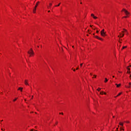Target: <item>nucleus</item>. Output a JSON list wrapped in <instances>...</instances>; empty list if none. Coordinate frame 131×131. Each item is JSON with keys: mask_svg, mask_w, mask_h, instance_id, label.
I'll return each instance as SVG.
<instances>
[{"mask_svg": "<svg viewBox=\"0 0 131 131\" xmlns=\"http://www.w3.org/2000/svg\"><path fill=\"white\" fill-rule=\"evenodd\" d=\"M122 12H124L125 15H128V14H129V12H128L127 10H126L125 9H123Z\"/></svg>", "mask_w": 131, "mask_h": 131, "instance_id": "obj_1", "label": "nucleus"}, {"mask_svg": "<svg viewBox=\"0 0 131 131\" xmlns=\"http://www.w3.org/2000/svg\"><path fill=\"white\" fill-rule=\"evenodd\" d=\"M120 36H118V37H123L124 36V31H122V33H120Z\"/></svg>", "mask_w": 131, "mask_h": 131, "instance_id": "obj_2", "label": "nucleus"}, {"mask_svg": "<svg viewBox=\"0 0 131 131\" xmlns=\"http://www.w3.org/2000/svg\"><path fill=\"white\" fill-rule=\"evenodd\" d=\"M31 52L28 51V54H29V55H34V52H33L32 48H31Z\"/></svg>", "mask_w": 131, "mask_h": 131, "instance_id": "obj_3", "label": "nucleus"}, {"mask_svg": "<svg viewBox=\"0 0 131 131\" xmlns=\"http://www.w3.org/2000/svg\"><path fill=\"white\" fill-rule=\"evenodd\" d=\"M91 16L93 17L94 19H98V17H97L96 16H95V15L94 14H91Z\"/></svg>", "mask_w": 131, "mask_h": 131, "instance_id": "obj_4", "label": "nucleus"}, {"mask_svg": "<svg viewBox=\"0 0 131 131\" xmlns=\"http://www.w3.org/2000/svg\"><path fill=\"white\" fill-rule=\"evenodd\" d=\"M25 84H26V85H29L28 84V80H25Z\"/></svg>", "mask_w": 131, "mask_h": 131, "instance_id": "obj_5", "label": "nucleus"}, {"mask_svg": "<svg viewBox=\"0 0 131 131\" xmlns=\"http://www.w3.org/2000/svg\"><path fill=\"white\" fill-rule=\"evenodd\" d=\"M39 4V2H38L36 4V5L35 6L34 8L36 9L37 8V6H38V4Z\"/></svg>", "mask_w": 131, "mask_h": 131, "instance_id": "obj_6", "label": "nucleus"}, {"mask_svg": "<svg viewBox=\"0 0 131 131\" xmlns=\"http://www.w3.org/2000/svg\"><path fill=\"white\" fill-rule=\"evenodd\" d=\"M101 35L102 36H105V35H106V33L105 32L101 33Z\"/></svg>", "mask_w": 131, "mask_h": 131, "instance_id": "obj_7", "label": "nucleus"}, {"mask_svg": "<svg viewBox=\"0 0 131 131\" xmlns=\"http://www.w3.org/2000/svg\"><path fill=\"white\" fill-rule=\"evenodd\" d=\"M22 90H23V88H21V87L18 88V90L20 91L21 92H22Z\"/></svg>", "mask_w": 131, "mask_h": 131, "instance_id": "obj_8", "label": "nucleus"}, {"mask_svg": "<svg viewBox=\"0 0 131 131\" xmlns=\"http://www.w3.org/2000/svg\"><path fill=\"white\" fill-rule=\"evenodd\" d=\"M122 94V92H121V93H119V94L117 95V96L115 97V98H117V97H119V96H120V95H121Z\"/></svg>", "mask_w": 131, "mask_h": 131, "instance_id": "obj_9", "label": "nucleus"}, {"mask_svg": "<svg viewBox=\"0 0 131 131\" xmlns=\"http://www.w3.org/2000/svg\"><path fill=\"white\" fill-rule=\"evenodd\" d=\"M116 85H117V88H119V86H120L121 84H116Z\"/></svg>", "mask_w": 131, "mask_h": 131, "instance_id": "obj_10", "label": "nucleus"}, {"mask_svg": "<svg viewBox=\"0 0 131 131\" xmlns=\"http://www.w3.org/2000/svg\"><path fill=\"white\" fill-rule=\"evenodd\" d=\"M36 11V8H34L33 10V13H35V11Z\"/></svg>", "mask_w": 131, "mask_h": 131, "instance_id": "obj_11", "label": "nucleus"}, {"mask_svg": "<svg viewBox=\"0 0 131 131\" xmlns=\"http://www.w3.org/2000/svg\"><path fill=\"white\" fill-rule=\"evenodd\" d=\"M119 124L120 125H121L122 126H123V123H121V122H120V123H119Z\"/></svg>", "mask_w": 131, "mask_h": 131, "instance_id": "obj_12", "label": "nucleus"}, {"mask_svg": "<svg viewBox=\"0 0 131 131\" xmlns=\"http://www.w3.org/2000/svg\"><path fill=\"white\" fill-rule=\"evenodd\" d=\"M107 81H108V79H107V78H105L104 82H107Z\"/></svg>", "mask_w": 131, "mask_h": 131, "instance_id": "obj_13", "label": "nucleus"}, {"mask_svg": "<svg viewBox=\"0 0 131 131\" xmlns=\"http://www.w3.org/2000/svg\"><path fill=\"white\" fill-rule=\"evenodd\" d=\"M104 29H102V30H101V33H103V32H104Z\"/></svg>", "mask_w": 131, "mask_h": 131, "instance_id": "obj_14", "label": "nucleus"}, {"mask_svg": "<svg viewBox=\"0 0 131 131\" xmlns=\"http://www.w3.org/2000/svg\"><path fill=\"white\" fill-rule=\"evenodd\" d=\"M60 5H61V3H59L58 5L55 6V7H59V6H60Z\"/></svg>", "mask_w": 131, "mask_h": 131, "instance_id": "obj_15", "label": "nucleus"}, {"mask_svg": "<svg viewBox=\"0 0 131 131\" xmlns=\"http://www.w3.org/2000/svg\"><path fill=\"white\" fill-rule=\"evenodd\" d=\"M127 48L126 46H124V47H123V48L122 49V50H123V49H125V48Z\"/></svg>", "mask_w": 131, "mask_h": 131, "instance_id": "obj_16", "label": "nucleus"}, {"mask_svg": "<svg viewBox=\"0 0 131 131\" xmlns=\"http://www.w3.org/2000/svg\"><path fill=\"white\" fill-rule=\"evenodd\" d=\"M120 129H121V130H122H122H124V129H122V127H120Z\"/></svg>", "mask_w": 131, "mask_h": 131, "instance_id": "obj_17", "label": "nucleus"}, {"mask_svg": "<svg viewBox=\"0 0 131 131\" xmlns=\"http://www.w3.org/2000/svg\"><path fill=\"white\" fill-rule=\"evenodd\" d=\"M98 39H99L100 40H103V39H102V38H100L99 37Z\"/></svg>", "mask_w": 131, "mask_h": 131, "instance_id": "obj_18", "label": "nucleus"}, {"mask_svg": "<svg viewBox=\"0 0 131 131\" xmlns=\"http://www.w3.org/2000/svg\"><path fill=\"white\" fill-rule=\"evenodd\" d=\"M97 91H98V92H99V91H101V88H98V89H97Z\"/></svg>", "mask_w": 131, "mask_h": 131, "instance_id": "obj_19", "label": "nucleus"}, {"mask_svg": "<svg viewBox=\"0 0 131 131\" xmlns=\"http://www.w3.org/2000/svg\"><path fill=\"white\" fill-rule=\"evenodd\" d=\"M95 37H96V38H97L98 39L99 38V36H95Z\"/></svg>", "mask_w": 131, "mask_h": 131, "instance_id": "obj_20", "label": "nucleus"}, {"mask_svg": "<svg viewBox=\"0 0 131 131\" xmlns=\"http://www.w3.org/2000/svg\"><path fill=\"white\" fill-rule=\"evenodd\" d=\"M17 100V98H15V99H13V102H15V101Z\"/></svg>", "mask_w": 131, "mask_h": 131, "instance_id": "obj_21", "label": "nucleus"}, {"mask_svg": "<svg viewBox=\"0 0 131 131\" xmlns=\"http://www.w3.org/2000/svg\"><path fill=\"white\" fill-rule=\"evenodd\" d=\"M82 64H83V63H81V64H80V67H82Z\"/></svg>", "mask_w": 131, "mask_h": 131, "instance_id": "obj_22", "label": "nucleus"}, {"mask_svg": "<svg viewBox=\"0 0 131 131\" xmlns=\"http://www.w3.org/2000/svg\"><path fill=\"white\" fill-rule=\"evenodd\" d=\"M127 17H128V16H124L123 18H127Z\"/></svg>", "mask_w": 131, "mask_h": 131, "instance_id": "obj_23", "label": "nucleus"}, {"mask_svg": "<svg viewBox=\"0 0 131 131\" xmlns=\"http://www.w3.org/2000/svg\"><path fill=\"white\" fill-rule=\"evenodd\" d=\"M127 73H130V71H128L127 72Z\"/></svg>", "mask_w": 131, "mask_h": 131, "instance_id": "obj_24", "label": "nucleus"}, {"mask_svg": "<svg viewBox=\"0 0 131 131\" xmlns=\"http://www.w3.org/2000/svg\"><path fill=\"white\" fill-rule=\"evenodd\" d=\"M127 69L128 70H130V69L128 68V67L127 68Z\"/></svg>", "mask_w": 131, "mask_h": 131, "instance_id": "obj_25", "label": "nucleus"}, {"mask_svg": "<svg viewBox=\"0 0 131 131\" xmlns=\"http://www.w3.org/2000/svg\"><path fill=\"white\" fill-rule=\"evenodd\" d=\"M29 52H30V53H31V49H30V50Z\"/></svg>", "mask_w": 131, "mask_h": 131, "instance_id": "obj_26", "label": "nucleus"}, {"mask_svg": "<svg viewBox=\"0 0 131 131\" xmlns=\"http://www.w3.org/2000/svg\"><path fill=\"white\" fill-rule=\"evenodd\" d=\"M100 95H103V92H100Z\"/></svg>", "mask_w": 131, "mask_h": 131, "instance_id": "obj_27", "label": "nucleus"}, {"mask_svg": "<svg viewBox=\"0 0 131 131\" xmlns=\"http://www.w3.org/2000/svg\"><path fill=\"white\" fill-rule=\"evenodd\" d=\"M59 114H62V115H63V113H60Z\"/></svg>", "mask_w": 131, "mask_h": 131, "instance_id": "obj_28", "label": "nucleus"}, {"mask_svg": "<svg viewBox=\"0 0 131 131\" xmlns=\"http://www.w3.org/2000/svg\"><path fill=\"white\" fill-rule=\"evenodd\" d=\"M94 76H95V78L97 77V75H94Z\"/></svg>", "mask_w": 131, "mask_h": 131, "instance_id": "obj_29", "label": "nucleus"}, {"mask_svg": "<svg viewBox=\"0 0 131 131\" xmlns=\"http://www.w3.org/2000/svg\"><path fill=\"white\" fill-rule=\"evenodd\" d=\"M50 6H52V3H50Z\"/></svg>", "mask_w": 131, "mask_h": 131, "instance_id": "obj_30", "label": "nucleus"}, {"mask_svg": "<svg viewBox=\"0 0 131 131\" xmlns=\"http://www.w3.org/2000/svg\"><path fill=\"white\" fill-rule=\"evenodd\" d=\"M124 30L125 31V32H126V31H127L126 30L124 29Z\"/></svg>", "mask_w": 131, "mask_h": 131, "instance_id": "obj_31", "label": "nucleus"}, {"mask_svg": "<svg viewBox=\"0 0 131 131\" xmlns=\"http://www.w3.org/2000/svg\"><path fill=\"white\" fill-rule=\"evenodd\" d=\"M127 123H129V121L126 122Z\"/></svg>", "mask_w": 131, "mask_h": 131, "instance_id": "obj_32", "label": "nucleus"}, {"mask_svg": "<svg viewBox=\"0 0 131 131\" xmlns=\"http://www.w3.org/2000/svg\"><path fill=\"white\" fill-rule=\"evenodd\" d=\"M129 77H130V79H131V74L130 75Z\"/></svg>", "mask_w": 131, "mask_h": 131, "instance_id": "obj_33", "label": "nucleus"}, {"mask_svg": "<svg viewBox=\"0 0 131 131\" xmlns=\"http://www.w3.org/2000/svg\"><path fill=\"white\" fill-rule=\"evenodd\" d=\"M119 42H120V43H121V41H119Z\"/></svg>", "mask_w": 131, "mask_h": 131, "instance_id": "obj_34", "label": "nucleus"}, {"mask_svg": "<svg viewBox=\"0 0 131 131\" xmlns=\"http://www.w3.org/2000/svg\"><path fill=\"white\" fill-rule=\"evenodd\" d=\"M56 124H58V122H56Z\"/></svg>", "mask_w": 131, "mask_h": 131, "instance_id": "obj_35", "label": "nucleus"}, {"mask_svg": "<svg viewBox=\"0 0 131 131\" xmlns=\"http://www.w3.org/2000/svg\"><path fill=\"white\" fill-rule=\"evenodd\" d=\"M99 33V31H97V33Z\"/></svg>", "mask_w": 131, "mask_h": 131, "instance_id": "obj_36", "label": "nucleus"}, {"mask_svg": "<svg viewBox=\"0 0 131 131\" xmlns=\"http://www.w3.org/2000/svg\"><path fill=\"white\" fill-rule=\"evenodd\" d=\"M76 70H78V68H77Z\"/></svg>", "mask_w": 131, "mask_h": 131, "instance_id": "obj_37", "label": "nucleus"}, {"mask_svg": "<svg viewBox=\"0 0 131 131\" xmlns=\"http://www.w3.org/2000/svg\"><path fill=\"white\" fill-rule=\"evenodd\" d=\"M104 95H106V92H104Z\"/></svg>", "mask_w": 131, "mask_h": 131, "instance_id": "obj_38", "label": "nucleus"}, {"mask_svg": "<svg viewBox=\"0 0 131 131\" xmlns=\"http://www.w3.org/2000/svg\"><path fill=\"white\" fill-rule=\"evenodd\" d=\"M128 67H131V65H130L129 66H128Z\"/></svg>", "mask_w": 131, "mask_h": 131, "instance_id": "obj_39", "label": "nucleus"}, {"mask_svg": "<svg viewBox=\"0 0 131 131\" xmlns=\"http://www.w3.org/2000/svg\"><path fill=\"white\" fill-rule=\"evenodd\" d=\"M90 75H93V74L91 73Z\"/></svg>", "mask_w": 131, "mask_h": 131, "instance_id": "obj_40", "label": "nucleus"}, {"mask_svg": "<svg viewBox=\"0 0 131 131\" xmlns=\"http://www.w3.org/2000/svg\"><path fill=\"white\" fill-rule=\"evenodd\" d=\"M30 57H31V54H30Z\"/></svg>", "mask_w": 131, "mask_h": 131, "instance_id": "obj_41", "label": "nucleus"}, {"mask_svg": "<svg viewBox=\"0 0 131 131\" xmlns=\"http://www.w3.org/2000/svg\"><path fill=\"white\" fill-rule=\"evenodd\" d=\"M73 71H75V69H74V70H73Z\"/></svg>", "mask_w": 131, "mask_h": 131, "instance_id": "obj_42", "label": "nucleus"}, {"mask_svg": "<svg viewBox=\"0 0 131 131\" xmlns=\"http://www.w3.org/2000/svg\"><path fill=\"white\" fill-rule=\"evenodd\" d=\"M118 130V128H117V130Z\"/></svg>", "mask_w": 131, "mask_h": 131, "instance_id": "obj_43", "label": "nucleus"}, {"mask_svg": "<svg viewBox=\"0 0 131 131\" xmlns=\"http://www.w3.org/2000/svg\"><path fill=\"white\" fill-rule=\"evenodd\" d=\"M31 131H33V129H31Z\"/></svg>", "mask_w": 131, "mask_h": 131, "instance_id": "obj_44", "label": "nucleus"}, {"mask_svg": "<svg viewBox=\"0 0 131 131\" xmlns=\"http://www.w3.org/2000/svg\"><path fill=\"white\" fill-rule=\"evenodd\" d=\"M48 13H50V10L48 11Z\"/></svg>", "mask_w": 131, "mask_h": 131, "instance_id": "obj_45", "label": "nucleus"}, {"mask_svg": "<svg viewBox=\"0 0 131 131\" xmlns=\"http://www.w3.org/2000/svg\"><path fill=\"white\" fill-rule=\"evenodd\" d=\"M72 48H74V46H72Z\"/></svg>", "mask_w": 131, "mask_h": 131, "instance_id": "obj_46", "label": "nucleus"}, {"mask_svg": "<svg viewBox=\"0 0 131 131\" xmlns=\"http://www.w3.org/2000/svg\"><path fill=\"white\" fill-rule=\"evenodd\" d=\"M113 118H114L115 117V116H113Z\"/></svg>", "mask_w": 131, "mask_h": 131, "instance_id": "obj_47", "label": "nucleus"}, {"mask_svg": "<svg viewBox=\"0 0 131 131\" xmlns=\"http://www.w3.org/2000/svg\"><path fill=\"white\" fill-rule=\"evenodd\" d=\"M113 77L114 78V76H113Z\"/></svg>", "mask_w": 131, "mask_h": 131, "instance_id": "obj_48", "label": "nucleus"}, {"mask_svg": "<svg viewBox=\"0 0 131 131\" xmlns=\"http://www.w3.org/2000/svg\"><path fill=\"white\" fill-rule=\"evenodd\" d=\"M80 4H82V3L81 2Z\"/></svg>", "mask_w": 131, "mask_h": 131, "instance_id": "obj_49", "label": "nucleus"}, {"mask_svg": "<svg viewBox=\"0 0 131 131\" xmlns=\"http://www.w3.org/2000/svg\"><path fill=\"white\" fill-rule=\"evenodd\" d=\"M37 47H38V48H39V46H37Z\"/></svg>", "mask_w": 131, "mask_h": 131, "instance_id": "obj_50", "label": "nucleus"}, {"mask_svg": "<svg viewBox=\"0 0 131 131\" xmlns=\"http://www.w3.org/2000/svg\"><path fill=\"white\" fill-rule=\"evenodd\" d=\"M1 129H2V130H3V128H2Z\"/></svg>", "mask_w": 131, "mask_h": 131, "instance_id": "obj_51", "label": "nucleus"}, {"mask_svg": "<svg viewBox=\"0 0 131 131\" xmlns=\"http://www.w3.org/2000/svg\"><path fill=\"white\" fill-rule=\"evenodd\" d=\"M131 84V83H129V84Z\"/></svg>", "mask_w": 131, "mask_h": 131, "instance_id": "obj_52", "label": "nucleus"}, {"mask_svg": "<svg viewBox=\"0 0 131 131\" xmlns=\"http://www.w3.org/2000/svg\"><path fill=\"white\" fill-rule=\"evenodd\" d=\"M91 26V27H92V26Z\"/></svg>", "mask_w": 131, "mask_h": 131, "instance_id": "obj_53", "label": "nucleus"}]
</instances>
